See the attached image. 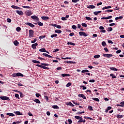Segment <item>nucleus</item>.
Masks as SVG:
<instances>
[{
	"instance_id": "f257e3e1",
	"label": "nucleus",
	"mask_w": 124,
	"mask_h": 124,
	"mask_svg": "<svg viewBox=\"0 0 124 124\" xmlns=\"http://www.w3.org/2000/svg\"><path fill=\"white\" fill-rule=\"evenodd\" d=\"M41 65L37 64L36 66H38V67H41V68H43V69H46L47 70H49L50 68L48 67H47L46 66H49V64L46 63H40Z\"/></svg>"
},
{
	"instance_id": "f03ea898",
	"label": "nucleus",
	"mask_w": 124,
	"mask_h": 124,
	"mask_svg": "<svg viewBox=\"0 0 124 124\" xmlns=\"http://www.w3.org/2000/svg\"><path fill=\"white\" fill-rule=\"evenodd\" d=\"M34 31L32 30H29V37L30 38H31V37H33Z\"/></svg>"
},
{
	"instance_id": "7ed1b4c3",
	"label": "nucleus",
	"mask_w": 124,
	"mask_h": 124,
	"mask_svg": "<svg viewBox=\"0 0 124 124\" xmlns=\"http://www.w3.org/2000/svg\"><path fill=\"white\" fill-rule=\"evenodd\" d=\"M0 98L2 100H8L9 101H10L9 97L6 96H0Z\"/></svg>"
},
{
	"instance_id": "20e7f679",
	"label": "nucleus",
	"mask_w": 124,
	"mask_h": 124,
	"mask_svg": "<svg viewBox=\"0 0 124 124\" xmlns=\"http://www.w3.org/2000/svg\"><path fill=\"white\" fill-rule=\"evenodd\" d=\"M103 57L108 58V59H109V58H112L113 57V54H104L103 55Z\"/></svg>"
},
{
	"instance_id": "39448f33",
	"label": "nucleus",
	"mask_w": 124,
	"mask_h": 124,
	"mask_svg": "<svg viewBox=\"0 0 124 124\" xmlns=\"http://www.w3.org/2000/svg\"><path fill=\"white\" fill-rule=\"evenodd\" d=\"M79 35H80V36H85V37H86V36H88V34L84 31H80L79 32Z\"/></svg>"
},
{
	"instance_id": "423d86ee",
	"label": "nucleus",
	"mask_w": 124,
	"mask_h": 124,
	"mask_svg": "<svg viewBox=\"0 0 124 124\" xmlns=\"http://www.w3.org/2000/svg\"><path fill=\"white\" fill-rule=\"evenodd\" d=\"M31 19L33 20H36V21H39V18L37 17L36 16H31Z\"/></svg>"
},
{
	"instance_id": "0eeeda50",
	"label": "nucleus",
	"mask_w": 124,
	"mask_h": 124,
	"mask_svg": "<svg viewBox=\"0 0 124 124\" xmlns=\"http://www.w3.org/2000/svg\"><path fill=\"white\" fill-rule=\"evenodd\" d=\"M25 24L28 25V26H29V27H31V28H34L35 27V26L34 25H33L32 23H31L30 22L25 23Z\"/></svg>"
},
{
	"instance_id": "6e6552de",
	"label": "nucleus",
	"mask_w": 124,
	"mask_h": 124,
	"mask_svg": "<svg viewBox=\"0 0 124 124\" xmlns=\"http://www.w3.org/2000/svg\"><path fill=\"white\" fill-rule=\"evenodd\" d=\"M32 13H31V11L28 10L25 12V15L26 16H31Z\"/></svg>"
},
{
	"instance_id": "1a4fd4ad",
	"label": "nucleus",
	"mask_w": 124,
	"mask_h": 124,
	"mask_svg": "<svg viewBox=\"0 0 124 124\" xmlns=\"http://www.w3.org/2000/svg\"><path fill=\"white\" fill-rule=\"evenodd\" d=\"M12 8H14V9H19V10L22 9L21 8H20V7H18L17 6H15L14 5H13L11 6Z\"/></svg>"
},
{
	"instance_id": "9d476101",
	"label": "nucleus",
	"mask_w": 124,
	"mask_h": 124,
	"mask_svg": "<svg viewBox=\"0 0 124 124\" xmlns=\"http://www.w3.org/2000/svg\"><path fill=\"white\" fill-rule=\"evenodd\" d=\"M78 123H86V120H83V118H82V117H80V118H79V120L78 122Z\"/></svg>"
},
{
	"instance_id": "9b49d317",
	"label": "nucleus",
	"mask_w": 124,
	"mask_h": 124,
	"mask_svg": "<svg viewBox=\"0 0 124 124\" xmlns=\"http://www.w3.org/2000/svg\"><path fill=\"white\" fill-rule=\"evenodd\" d=\"M41 19H42V20H43L44 21H46V20H49L50 19V18L48 16H41Z\"/></svg>"
},
{
	"instance_id": "f8f14e48",
	"label": "nucleus",
	"mask_w": 124,
	"mask_h": 124,
	"mask_svg": "<svg viewBox=\"0 0 124 124\" xmlns=\"http://www.w3.org/2000/svg\"><path fill=\"white\" fill-rule=\"evenodd\" d=\"M16 13L18 14V15H24V13L22 11L16 10Z\"/></svg>"
},
{
	"instance_id": "ddd939ff",
	"label": "nucleus",
	"mask_w": 124,
	"mask_h": 124,
	"mask_svg": "<svg viewBox=\"0 0 124 124\" xmlns=\"http://www.w3.org/2000/svg\"><path fill=\"white\" fill-rule=\"evenodd\" d=\"M61 76H62V77H70V76H71V75L70 74H62L61 75Z\"/></svg>"
},
{
	"instance_id": "4468645a",
	"label": "nucleus",
	"mask_w": 124,
	"mask_h": 124,
	"mask_svg": "<svg viewBox=\"0 0 124 124\" xmlns=\"http://www.w3.org/2000/svg\"><path fill=\"white\" fill-rule=\"evenodd\" d=\"M38 45V44L37 43H36L35 44H33L31 45V47L33 49H36V46Z\"/></svg>"
},
{
	"instance_id": "2eb2a0df",
	"label": "nucleus",
	"mask_w": 124,
	"mask_h": 124,
	"mask_svg": "<svg viewBox=\"0 0 124 124\" xmlns=\"http://www.w3.org/2000/svg\"><path fill=\"white\" fill-rule=\"evenodd\" d=\"M87 8L93 9V8H95V6L93 5H90L89 6H87Z\"/></svg>"
},
{
	"instance_id": "dca6fc26",
	"label": "nucleus",
	"mask_w": 124,
	"mask_h": 124,
	"mask_svg": "<svg viewBox=\"0 0 124 124\" xmlns=\"http://www.w3.org/2000/svg\"><path fill=\"white\" fill-rule=\"evenodd\" d=\"M33 101H34V102H36V103H38L39 104H40L41 103V102H40V100H39V99H33Z\"/></svg>"
},
{
	"instance_id": "f3484780",
	"label": "nucleus",
	"mask_w": 124,
	"mask_h": 124,
	"mask_svg": "<svg viewBox=\"0 0 124 124\" xmlns=\"http://www.w3.org/2000/svg\"><path fill=\"white\" fill-rule=\"evenodd\" d=\"M16 76L17 77H24V75H23V74L21 73H16Z\"/></svg>"
},
{
	"instance_id": "a211bd4d",
	"label": "nucleus",
	"mask_w": 124,
	"mask_h": 124,
	"mask_svg": "<svg viewBox=\"0 0 124 124\" xmlns=\"http://www.w3.org/2000/svg\"><path fill=\"white\" fill-rule=\"evenodd\" d=\"M7 116H10V117H14L15 114H13V113H7Z\"/></svg>"
},
{
	"instance_id": "6ab92c4d",
	"label": "nucleus",
	"mask_w": 124,
	"mask_h": 124,
	"mask_svg": "<svg viewBox=\"0 0 124 124\" xmlns=\"http://www.w3.org/2000/svg\"><path fill=\"white\" fill-rule=\"evenodd\" d=\"M109 8H112V6H105V7H103L102 9V10H104L105 9H108Z\"/></svg>"
},
{
	"instance_id": "aec40b11",
	"label": "nucleus",
	"mask_w": 124,
	"mask_h": 124,
	"mask_svg": "<svg viewBox=\"0 0 124 124\" xmlns=\"http://www.w3.org/2000/svg\"><path fill=\"white\" fill-rule=\"evenodd\" d=\"M109 69L111 70H112L113 71H118V69L115 68V67H110L109 68Z\"/></svg>"
},
{
	"instance_id": "412c9836",
	"label": "nucleus",
	"mask_w": 124,
	"mask_h": 124,
	"mask_svg": "<svg viewBox=\"0 0 124 124\" xmlns=\"http://www.w3.org/2000/svg\"><path fill=\"white\" fill-rule=\"evenodd\" d=\"M101 12H102L101 11H96V12H93V14H94V15L97 16V15H98V14H99V13H101Z\"/></svg>"
},
{
	"instance_id": "4be33fe9",
	"label": "nucleus",
	"mask_w": 124,
	"mask_h": 124,
	"mask_svg": "<svg viewBox=\"0 0 124 124\" xmlns=\"http://www.w3.org/2000/svg\"><path fill=\"white\" fill-rule=\"evenodd\" d=\"M15 114H16L17 116H21L23 115V113H21L20 111H16Z\"/></svg>"
},
{
	"instance_id": "5701e85b",
	"label": "nucleus",
	"mask_w": 124,
	"mask_h": 124,
	"mask_svg": "<svg viewBox=\"0 0 124 124\" xmlns=\"http://www.w3.org/2000/svg\"><path fill=\"white\" fill-rule=\"evenodd\" d=\"M14 44L15 46H18V45H19V42L17 41V40H15L14 42Z\"/></svg>"
},
{
	"instance_id": "b1692460",
	"label": "nucleus",
	"mask_w": 124,
	"mask_h": 124,
	"mask_svg": "<svg viewBox=\"0 0 124 124\" xmlns=\"http://www.w3.org/2000/svg\"><path fill=\"white\" fill-rule=\"evenodd\" d=\"M67 45H72L73 46H75L76 44L75 43H72V42H68L67 43Z\"/></svg>"
},
{
	"instance_id": "393cba45",
	"label": "nucleus",
	"mask_w": 124,
	"mask_h": 124,
	"mask_svg": "<svg viewBox=\"0 0 124 124\" xmlns=\"http://www.w3.org/2000/svg\"><path fill=\"white\" fill-rule=\"evenodd\" d=\"M32 62H33V63H40V62L34 60H32Z\"/></svg>"
},
{
	"instance_id": "a878e982",
	"label": "nucleus",
	"mask_w": 124,
	"mask_h": 124,
	"mask_svg": "<svg viewBox=\"0 0 124 124\" xmlns=\"http://www.w3.org/2000/svg\"><path fill=\"white\" fill-rule=\"evenodd\" d=\"M110 76L112 77V79H115V78H117V77L116 76L114 75L113 74H110Z\"/></svg>"
},
{
	"instance_id": "bb28decb",
	"label": "nucleus",
	"mask_w": 124,
	"mask_h": 124,
	"mask_svg": "<svg viewBox=\"0 0 124 124\" xmlns=\"http://www.w3.org/2000/svg\"><path fill=\"white\" fill-rule=\"evenodd\" d=\"M37 24L38 26H40V27H42V26H43V23L40 21H38Z\"/></svg>"
},
{
	"instance_id": "cd10ccee",
	"label": "nucleus",
	"mask_w": 124,
	"mask_h": 124,
	"mask_svg": "<svg viewBox=\"0 0 124 124\" xmlns=\"http://www.w3.org/2000/svg\"><path fill=\"white\" fill-rule=\"evenodd\" d=\"M57 36H58V34H52L50 36V37H51V38H54V37H57Z\"/></svg>"
},
{
	"instance_id": "c85d7f7f",
	"label": "nucleus",
	"mask_w": 124,
	"mask_h": 124,
	"mask_svg": "<svg viewBox=\"0 0 124 124\" xmlns=\"http://www.w3.org/2000/svg\"><path fill=\"white\" fill-rule=\"evenodd\" d=\"M116 117L117 118V119H121L123 117V115L120 114H118L117 116H116Z\"/></svg>"
},
{
	"instance_id": "c756f323",
	"label": "nucleus",
	"mask_w": 124,
	"mask_h": 124,
	"mask_svg": "<svg viewBox=\"0 0 124 124\" xmlns=\"http://www.w3.org/2000/svg\"><path fill=\"white\" fill-rule=\"evenodd\" d=\"M56 33H62V31L60 30H57L55 31Z\"/></svg>"
},
{
	"instance_id": "7c9ffc66",
	"label": "nucleus",
	"mask_w": 124,
	"mask_h": 124,
	"mask_svg": "<svg viewBox=\"0 0 124 124\" xmlns=\"http://www.w3.org/2000/svg\"><path fill=\"white\" fill-rule=\"evenodd\" d=\"M92 99L93 100H94L95 101H97V102H99V99L98 98H92Z\"/></svg>"
},
{
	"instance_id": "2f4dec72",
	"label": "nucleus",
	"mask_w": 124,
	"mask_h": 124,
	"mask_svg": "<svg viewBox=\"0 0 124 124\" xmlns=\"http://www.w3.org/2000/svg\"><path fill=\"white\" fill-rule=\"evenodd\" d=\"M64 62H66L67 63H75V62H72V61H65Z\"/></svg>"
},
{
	"instance_id": "473e14b6",
	"label": "nucleus",
	"mask_w": 124,
	"mask_h": 124,
	"mask_svg": "<svg viewBox=\"0 0 124 124\" xmlns=\"http://www.w3.org/2000/svg\"><path fill=\"white\" fill-rule=\"evenodd\" d=\"M46 37V35H41L39 37V39H43V38H45Z\"/></svg>"
},
{
	"instance_id": "72a5a7b5",
	"label": "nucleus",
	"mask_w": 124,
	"mask_h": 124,
	"mask_svg": "<svg viewBox=\"0 0 124 124\" xmlns=\"http://www.w3.org/2000/svg\"><path fill=\"white\" fill-rule=\"evenodd\" d=\"M52 108H53V109H59V106H57V105H54L52 106Z\"/></svg>"
},
{
	"instance_id": "f704fd0d",
	"label": "nucleus",
	"mask_w": 124,
	"mask_h": 124,
	"mask_svg": "<svg viewBox=\"0 0 124 124\" xmlns=\"http://www.w3.org/2000/svg\"><path fill=\"white\" fill-rule=\"evenodd\" d=\"M123 18H124V17L123 16H120L119 17H116L115 18V20L117 21V20H119V19H123Z\"/></svg>"
},
{
	"instance_id": "c9c22d12",
	"label": "nucleus",
	"mask_w": 124,
	"mask_h": 124,
	"mask_svg": "<svg viewBox=\"0 0 124 124\" xmlns=\"http://www.w3.org/2000/svg\"><path fill=\"white\" fill-rule=\"evenodd\" d=\"M86 20H88L89 21H92V20H93V19L89 16H86L85 17Z\"/></svg>"
},
{
	"instance_id": "e433bc0d",
	"label": "nucleus",
	"mask_w": 124,
	"mask_h": 124,
	"mask_svg": "<svg viewBox=\"0 0 124 124\" xmlns=\"http://www.w3.org/2000/svg\"><path fill=\"white\" fill-rule=\"evenodd\" d=\"M98 58H100V55L99 54L94 56V59H98Z\"/></svg>"
},
{
	"instance_id": "4c0bfd02",
	"label": "nucleus",
	"mask_w": 124,
	"mask_h": 124,
	"mask_svg": "<svg viewBox=\"0 0 124 124\" xmlns=\"http://www.w3.org/2000/svg\"><path fill=\"white\" fill-rule=\"evenodd\" d=\"M102 46H103V47H105L106 46V42H105V41H103L102 42Z\"/></svg>"
},
{
	"instance_id": "58836bf2",
	"label": "nucleus",
	"mask_w": 124,
	"mask_h": 124,
	"mask_svg": "<svg viewBox=\"0 0 124 124\" xmlns=\"http://www.w3.org/2000/svg\"><path fill=\"white\" fill-rule=\"evenodd\" d=\"M40 52H46V49H45V48H41L39 49Z\"/></svg>"
},
{
	"instance_id": "ea45409f",
	"label": "nucleus",
	"mask_w": 124,
	"mask_h": 124,
	"mask_svg": "<svg viewBox=\"0 0 124 124\" xmlns=\"http://www.w3.org/2000/svg\"><path fill=\"white\" fill-rule=\"evenodd\" d=\"M15 97H16V98H18V99H20V97L19 96V94H15Z\"/></svg>"
},
{
	"instance_id": "a19ab883",
	"label": "nucleus",
	"mask_w": 124,
	"mask_h": 124,
	"mask_svg": "<svg viewBox=\"0 0 124 124\" xmlns=\"http://www.w3.org/2000/svg\"><path fill=\"white\" fill-rule=\"evenodd\" d=\"M21 31V28L20 27H17L16 28V31Z\"/></svg>"
},
{
	"instance_id": "79ce46f5",
	"label": "nucleus",
	"mask_w": 124,
	"mask_h": 124,
	"mask_svg": "<svg viewBox=\"0 0 124 124\" xmlns=\"http://www.w3.org/2000/svg\"><path fill=\"white\" fill-rule=\"evenodd\" d=\"M80 88H83L82 90H87V87L83 85L80 86Z\"/></svg>"
},
{
	"instance_id": "37998d69",
	"label": "nucleus",
	"mask_w": 124,
	"mask_h": 124,
	"mask_svg": "<svg viewBox=\"0 0 124 124\" xmlns=\"http://www.w3.org/2000/svg\"><path fill=\"white\" fill-rule=\"evenodd\" d=\"M86 72H89V70H83L81 71V73H86Z\"/></svg>"
},
{
	"instance_id": "c03bdc74",
	"label": "nucleus",
	"mask_w": 124,
	"mask_h": 124,
	"mask_svg": "<svg viewBox=\"0 0 124 124\" xmlns=\"http://www.w3.org/2000/svg\"><path fill=\"white\" fill-rule=\"evenodd\" d=\"M81 26H82V27H84V28H87L88 25L86 23H82Z\"/></svg>"
},
{
	"instance_id": "a18cd8bd",
	"label": "nucleus",
	"mask_w": 124,
	"mask_h": 124,
	"mask_svg": "<svg viewBox=\"0 0 124 124\" xmlns=\"http://www.w3.org/2000/svg\"><path fill=\"white\" fill-rule=\"evenodd\" d=\"M88 109L89 110H91V111H93V107L89 106H88Z\"/></svg>"
},
{
	"instance_id": "49530a36",
	"label": "nucleus",
	"mask_w": 124,
	"mask_h": 124,
	"mask_svg": "<svg viewBox=\"0 0 124 124\" xmlns=\"http://www.w3.org/2000/svg\"><path fill=\"white\" fill-rule=\"evenodd\" d=\"M22 7L23 8H27L28 9H30V8H31V7L28 6H22Z\"/></svg>"
},
{
	"instance_id": "de8ad7c7",
	"label": "nucleus",
	"mask_w": 124,
	"mask_h": 124,
	"mask_svg": "<svg viewBox=\"0 0 124 124\" xmlns=\"http://www.w3.org/2000/svg\"><path fill=\"white\" fill-rule=\"evenodd\" d=\"M75 118L77 119V120H80V118H81L80 116H75Z\"/></svg>"
},
{
	"instance_id": "09e8293b",
	"label": "nucleus",
	"mask_w": 124,
	"mask_h": 124,
	"mask_svg": "<svg viewBox=\"0 0 124 124\" xmlns=\"http://www.w3.org/2000/svg\"><path fill=\"white\" fill-rule=\"evenodd\" d=\"M72 28L73 29V30H76V29H77V26H76V25H73L72 26Z\"/></svg>"
},
{
	"instance_id": "8fccbe9b",
	"label": "nucleus",
	"mask_w": 124,
	"mask_h": 124,
	"mask_svg": "<svg viewBox=\"0 0 124 124\" xmlns=\"http://www.w3.org/2000/svg\"><path fill=\"white\" fill-rule=\"evenodd\" d=\"M71 85H72L71 82H69L66 84V86L67 87H70V86H71Z\"/></svg>"
},
{
	"instance_id": "3c124183",
	"label": "nucleus",
	"mask_w": 124,
	"mask_h": 124,
	"mask_svg": "<svg viewBox=\"0 0 124 124\" xmlns=\"http://www.w3.org/2000/svg\"><path fill=\"white\" fill-rule=\"evenodd\" d=\"M68 105H70V106H71L72 107H74V105H73L71 102H69Z\"/></svg>"
},
{
	"instance_id": "603ef678",
	"label": "nucleus",
	"mask_w": 124,
	"mask_h": 124,
	"mask_svg": "<svg viewBox=\"0 0 124 124\" xmlns=\"http://www.w3.org/2000/svg\"><path fill=\"white\" fill-rule=\"evenodd\" d=\"M58 51H60V49L59 48L54 49L53 50V53H56V52H58Z\"/></svg>"
},
{
	"instance_id": "864d4df0",
	"label": "nucleus",
	"mask_w": 124,
	"mask_h": 124,
	"mask_svg": "<svg viewBox=\"0 0 124 124\" xmlns=\"http://www.w3.org/2000/svg\"><path fill=\"white\" fill-rule=\"evenodd\" d=\"M108 31H113V28H112V27H108Z\"/></svg>"
},
{
	"instance_id": "5fc2aeb1",
	"label": "nucleus",
	"mask_w": 124,
	"mask_h": 124,
	"mask_svg": "<svg viewBox=\"0 0 124 124\" xmlns=\"http://www.w3.org/2000/svg\"><path fill=\"white\" fill-rule=\"evenodd\" d=\"M45 99L46 100V101H48L49 100V97H48V96H45Z\"/></svg>"
},
{
	"instance_id": "6e6d98bb",
	"label": "nucleus",
	"mask_w": 124,
	"mask_h": 124,
	"mask_svg": "<svg viewBox=\"0 0 124 124\" xmlns=\"http://www.w3.org/2000/svg\"><path fill=\"white\" fill-rule=\"evenodd\" d=\"M89 82L90 83H94L95 82V80L94 79H90L89 80Z\"/></svg>"
},
{
	"instance_id": "4d7b16f0",
	"label": "nucleus",
	"mask_w": 124,
	"mask_h": 124,
	"mask_svg": "<svg viewBox=\"0 0 124 124\" xmlns=\"http://www.w3.org/2000/svg\"><path fill=\"white\" fill-rule=\"evenodd\" d=\"M56 28H57V29H62V26L60 25H57Z\"/></svg>"
},
{
	"instance_id": "13d9d810",
	"label": "nucleus",
	"mask_w": 124,
	"mask_h": 124,
	"mask_svg": "<svg viewBox=\"0 0 124 124\" xmlns=\"http://www.w3.org/2000/svg\"><path fill=\"white\" fill-rule=\"evenodd\" d=\"M79 0H72V2L74 3H76V2H78V1H79Z\"/></svg>"
},
{
	"instance_id": "bf43d9fd",
	"label": "nucleus",
	"mask_w": 124,
	"mask_h": 124,
	"mask_svg": "<svg viewBox=\"0 0 124 124\" xmlns=\"http://www.w3.org/2000/svg\"><path fill=\"white\" fill-rule=\"evenodd\" d=\"M19 94H20V97H24V94H23V93H22L21 92H20V93H19Z\"/></svg>"
},
{
	"instance_id": "052dcab7",
	"label": "nucleus",
	"mask_w": 124,
	"mask_h": 124,
	"mask_svg": "<svg viewBox=\"0 0 124 124\" xmlns=\"http://www.w3.org/2000/svg\"><path fill=\"white\" fill-rule=\"evenodd\" d=\"M11 19L10 18H7V22H8V23H11Z\"/></svg>"
},
{
	"instance_id": "680f3d73",
	"label": "nucleus",
	"mask_w": 124,
	"mask_h": 124,
	"mask_svg": "<svg viewBox=\"0 0 124 124\" xmlns=\"http://www.w3.org/2000/svg\"><path fill=\"white\" fill-rule=\"evenodd\" d=\"M12 77H17V73H14L12 75Z\"/></svg>"
},
{
	"instance_id": "e2e57ef3",
	"label": "nucleus",
	"mask_w": 124,
	"mask_h": 124,
	"mask_svg": "<svg viewBox=\"0 0 124 124\" xmlns=\"http://www.w3.org/2000/svg\"><path fill=\"white\" fill-rule=\"evenodd\" d=\"M108 43H110L111 44H114V42H113L112 41V40H108Z\"/></svg>"
},
{
	"instance_id": "0e129e2a",
	"label": "nucleus",
	"mask_w": 124,
	"mask_h": 124,
	"mask_svg": "<svg viewBox=\"0 0 124 124\" xmlns=\"http://www.w3.org/2000/svg\"><path fill=\"white\" fill-rule=\"evenodd\" d=\"M100 32H103V33H105V32H106V30H101V31H100Z\"/></svg>"
},
{
	"instance_id": "69168bd1",
	"label": "nucleus",
	"mask_w": 124,
	"mask_h": 124,
	"mask_svg": "<svg viewBox=\"0 0 124 124\" xmlns=\"http://www.w3.org/2000/svg\"><path fill=\"white\" fill-rule=\"evenodd\" d=\"M37 40L36 39H34L33 41H31V43H35Z\"/></svg>"
},
{
	"instance_id": "338daca9",
	"label": "nucleus",
	"mask_w": 124,
	"mask_h": 124,
	"mask_svg": "<svg viewBox=\"0 0 124 124\" xmlns=\"http://www.w3.org/2000/svg\"><path fill=\"white\" fill-rule=\"evenodd\" d=\"M121 52H122V50L121 49H119L118 50H117L116 51V54H120V53H121Z\"/></svg>"
},
{
	"instance_id": "774afa93",
	"label": "nucleus",
	"mask_w": 124,
	"mask_h": 124,
	"mask_svg": "<svg viewBox=\"0 0 124 124\" xmlns=\"http://www.w3.org/2000/svg\"><path fill=\"white\" fill-rule=\"evenodd\" d=\"M35 95L37 97H39V96H40V94L37 93L35 94Z\"/></svg>"
}]
</instances>
